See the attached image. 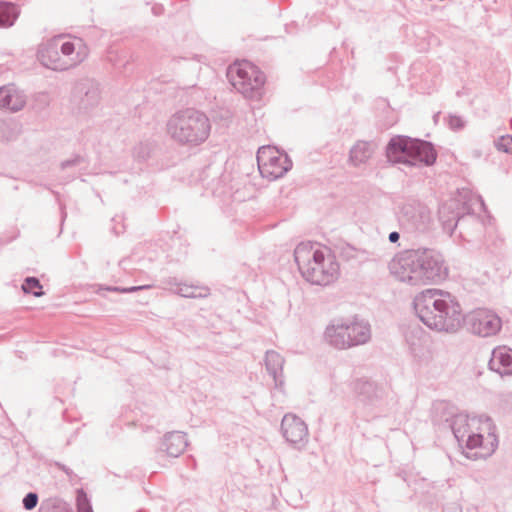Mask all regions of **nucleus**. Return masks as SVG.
<instances>
[{
    "instance_id": "nucleus-8",
    "label": "nucleus",
    "mask_w": 512,
    "mask_h": 512,
    "mask_svg": "<svg viewBox=\"0 0 512 512\" xmlns=\"http://www.w3.org/2000/svg\"><path fill=\"white\" fill-rule=\"evenodd\" d=\"M325 340L337 349H347L363 345L371 339V326L368 321L354 317L331 322L324 332Z\"/></svg>"
},
{
    "instance_id": "nucleus-11",
    "label": "nucleus",
    "mask_w": 512,
    "mask_h": 512,
    "mask_svg": "<svg viewBox=\"0 0 512 512\" xmlns=\"http://www.w3.org/2000/svg\"><path fill=\"white\" fill-rule=\"evenodd\" d=\"M339 265L331 256L324 253L316 254L311 264L301 272V275L311 284L325 286L332 283L338 276Z\"/></svg>"
},
{
    "instance_id": "nucleus-24",
    "label": "nucleus",
    "mask_w": 512,
    "mask_h": 512,
    "mask_svg": "<svg viewBox=\"0 0 512 512\" xmlns=\"http://www.w3.org/2000/svg\"><path fill=\"white\" fill-rule=\"evenodd\" d=\"M339 257L344 261H356L364 263L371 259V253L365 249L352 246L349 243H343L337 247Z\"/></svg>"
},
{
    "instance_id": "nucleus-14",
    "label": "nucleus",
    "mask_w": 512,
    "mask_h": 512,
    "mask_svg": "<svg viewBox=\"0 0 512 512\" xmlns=\"http://www.w3.org/2000/svg\"><path fill=\"white\" fill-rule=\"evenodd\" d=\"M471 332L481 337L496 335L501 327V319L494 312L486 309H478L471 312L466 319Z\"/></svg>"
},
{
    "instance_id": "nucleus-17",
    "label": "nucleus",
    "mask_w": 512,
    "mask_h": 512,
    "mask_svg": "<svg viewBox=\"0 0 512 512\" xmlns=\"http://www.w3.org/2000/svg\"><path fill=\"white\" fill-rule=\"evenodd\" d=\"M26 102V94L15 84H8L0 88V108L18 112L24 108Z\"/></svg>"
},
{
    "instance_id": "nucleus-23",
    "label": "nucleus",
    "mask_w": 512,
    "mask_h": 512,
    "mask_svg": "<svg viewBox=\"0 0 512 512\" xmlns=\"http://www.w3.org/2000/svg\"><path fill=\"white\" fill-rule=\"evenodd\" d=\"M319 249L314 250L310 242H302L298 244L294 250V259L300 273L305 270L311 262L316 258V254H321Z\"/></svg>"
},
{
    "instance_id": "nucleus-28",
    "label": "nucleus",
    "mask_w": 512,
    "mask_h": 512,
    "mask_svg": "<svg viewBox=\"0 0 512 512\" xmlns=\"http://www.w3.org/2000/svg\"><path fill=\"white\" fill-rule=\"evenodd\" d=\"M22 290L25 294H32L35 297L44 295L42 285L36 277H26L22 284Z\"/></svg>"
},
{
    "instance_id": "nucleus-21",
    "label": "nucleus",
    "mask_w": 512,
    "mask_h": 512,
    "mask_svg": "<svg viewBox=\"0 0 512 512\" xmlns=\"http://www.w3.org/2000/svg\"><path fill=\"white\" fill-rule=\"evenodd\" d=\"M284 358L276 351L269 350L265 355V366L268 373L272 376L276 388H282Z\"/></svg>"
},
{
    "instance_id": "nucleus-4",
    "label": "nucleus",
    "mask_w": 512,
    "mask_h": 512,
    "mask_svg": "<svg viewBox=\"0 0 512 512\" xmlns=\"http://www.w3.org/2000/svg\"><path fill=\"white\" fill-rule=\"evenodd\" d=\"M475 205L479 206L481 210L485 209L481 196L473 195L468 190L459 191L456 197L443 203L439 207L438 213L444 231L452 235L459 227L460 236L464 238L468 225L473 224L481 227L479 217L475 216Z\"/></svg>"
},
{
    "instance_id": "nucleus-15",
    "label": "nucleus",
    "mask_w": 512,
    "mask_h": 512,
    "mask_svg": "<svg viewBox=\"0 0 512 512\" xmlns=\"http://www.w3.org/2000/svg\"><path fill=\"white\" fill-rule=\"evenodd\" d=\"M446 421L449 422V427L460 445L465 443L466 447L469 449L481 446L483 436L471 432L469 416L467 414L457 413L453 415L450 420L447 419Z\"/></svg>"
},
{
    "instance_id": "nucleus-26",
    "label": "nucleus",
    "mask_w": 512,
    "mask_h": 512,
    "mask_svg": "<svg viewBox=\"0 0 512 512\" xmlns=\"http://www.w3.org/2000/svg\"><path fill=\"white\" fill-rule=\"evenodd\" d=\"M21 133V124L12 118L0 119V140L11 141Z\"/></svg>"
},
{
    "instance_id": "nucleus-1",
    "label": "nucleus",
    "mask_w": 512,
    "mask_h": 512,
    "mask_svg": "<svg viewBox=\"0 0 512 512\" xmlns=\"http://www.w3.org/2000/svg\"><path fill=\"white\" fill-rule=\"evenodd\" d=\"M389 271L399 281L414 286L440 281L448 275L442 254L425 247L398 252L389 262Z\"/></svg>"
},
{
    "instance_id": "nucleus-36",
    "label": "nucleus",
    "mask_w": 512,
    "mask_h": 512,
    "mask_svg": "<svg viewBox=\"0 0 512 512\" xmlns=\"http://www.w3.org/2000/svg\"><path fill=\"white\" fill-rule=\"evenodd\" d=\"M135 155L138 158L145 159L148 156V153L144 151V147L140 145L139 147L135 148Z\"/></svg>"
},
{
    "instance_id": "nucleus-13",
    "label": "nucleus",
    "mask_w": 512,
    "mask_h": 512,
    "mask_svg": "<svg viewBox=\"0 0 512 512\" xmlns=\"http://www.w3.org/2000/svg\"><path fill=\"white\" fill-rule=\"evenodd\" d=\"M257 162L261 175L270 180L282 177L292 167L287 155H276L270 147L259 148Z\"/></svg>"
},
{
    "instance_id": "nucleus-39",
    "label": "nucleus",
    "mask_w": 512,
    "mask_h": 512,
    "mask_svg": "<svg viewBox=\"0 0 512 512\" xmlns=\"http://www.w3.org/2000/svg\"><path fill=\"white\" fill-rule=\"evenodd\" d=\"M154 14H157L159 12V9L153 8Z\"/></svg>"
},
{
    "instance_id": "nucleus-34",
    "label": "nucleus",
    "mask_w": 512,
    "mask_h": 512,
    "mask_svg": "<svg viewBox=\"0 0 512 512\" xmlns=\"http://www.w3.org/2000/svg\"><path fill=\"white\" fill-rule=\"evenodd\" d=\"M83 162V158L80 155H75L73 158L65 160L61 163V169L66 170L71 167H75Z\"/></svg>"
},
{
    "instance_id": "nucleus-6",
    "label": "nucleus",
    "mask_w": 512,
    "mask_h": 512,
    "mask_svg": "<svg viewBox=\"0 0 512 512\" xmlns=\"http://www.w3.org/2000/svg\"><path fill=\"white\" fill-rule=\"evenodd\" d=\"M386 157L393 164L406 166H431L436 162L437 152L431 142L404 135L392 137L386 146Z\"/></svg>"
},
{
    "instance_id": "nucleus-9",
    "label": "nucleus",
    "mask_w": 512,
    "mask_h": 512,
    "mask_svg": "<svg viewBox=\"0 0 512 512\" xmlns=\"http://www.w3.org/2000/svg\"><path fill=\"white\" fill-rule=\"evenodd\" d=\"M232 86L246 98L259 99L265 83V75L257 66L248 62H236L227 69Z\"/></svg>"
},
{
    "instance_id": "nucleus-29",
    "label": "nucleus",
    "mask_w": 512,
    "mask_h": 512,
    "mask_svg": "<svg viewBox=\"0 0 512 512\" xmlns=\"http://www.w3.org/2000/svg\"><path fill=\"white\" fill-rule=\"evenodd\" d=\"M76 502L78 512H93L90 500L83 489L77 491Z\"/></svg>"
},
{
    "instance_id": "nucleus-33",
    "label": "nucleus",
    "mask_w": 512,
    "mask_h": 512,
    "mask_svg": "<svg viewBox=\"0 0 512 512\" xmlns=\"http://www.w3.org/2000/svg\"><path fill=\"white\" fill-rule=\"evenodd\" d=\"M148 288H150L149 285L131 286V287H126V288L113 286V287H107L106 290L120 292V293H132V292H136V291H139L142 289H148Z\"/></svg>"
},
{
    "instance_id": "nucleus-31",
    "label": "nucleus",
    "mask_w": 512,
    "mask_h": 512,
    "mask_svg": "<svg viewBox=\"0 0 512 512\" xmlns=\"http://www.w3.org/2000/svg\"><path fill=\"white\" fill-rule=\"evenodd\" d=\"M39 501L38 494L36 492L27 493L22 499V504L25 510H33Z\"/></svg>"
},
{
    "instance_id": "nucleus-35",
    "label": "nucleus",
    "mask_w": 512,
    "mask_h": 512,
    "mask_svg": "<svg viewBox=\"0 0 512 512\" xmlns=\"http://www.w3.org/2000/svg\"><path fill=\"white\" fill-rule=\"evenodd\" d=\"M52 464L55 465L60 470H62L70 479L74 476L73 471L66 465H64L58 461H54Z\"/></svg>"
},
{
    "instance_id": "nucleus-32",
    "label": "nucleus",
    "mask_w": 512,
    "mask_h": 512,
    "mask_svg": "<svg viewBox=\"0 0 512 512\" xmlns=\"http://www.w3.org/2000/svg\"><path fill=\"white\" fill-rule=\"evenodd\" d=\"M465 124V120L460 116L450 115L448 118V125L453 131L462 130L465 127Z\"/></svg>"
},
{
    "instance_id": "nucleus-3",
    "label": "nucleus",
    "mask_w": 512,
    "mask_h": 512,
    "mask_svg": "<svg viewBox=\"0 0 512 512\" xmlns=\"http://www.w3.org/2000/svg\"><path fill=\"white\" fill-rule=\"evenodd\" d=\"M168 136L177 144L195 147L204 143L211 131L210 120L195 108H185L170 116L166 124Z\"/></svg>"
},
{
    "instance_id": "nucleus-18",
    "label": "nucleus",
    "mask_w": 512,
    "mask_h": 512,
    "mask_svg": "<svg viewBox=\"0 0 512 512\" xmlns=\"http://www.w3.org/2000/svg\"><path fill=\"white\" fill-rule=\"evenodd\" d=\"M488 366L501 376L512 375V349L506 346L494 348Z\"/></svg>"
},
{
    "instance_id": "nucleus-7",
    "label": "nucleus",
    "mask_w": 512,
    "mask_h": 512,
    "mask_svg": "<svg viewBox=\"0 0 512 512\" xmlns=\"http://www.w3.org/2000/svg\"><path fill=\"white\" fill-rule=\"evenodd\" d=\"M352 391L357 405L373 417L386 414L396 403L393 391L385 383L359 378L352 382Z\"/></svg>"
},
{
    "instance_id": "nucleus-12",
    "label": "nucleus",
    "mask_w": 512,
    "mask_h": 512,
    "mask_svg": "<svg viewBox=\"0 0 512 512\" xmlns=\"http://www.w3.org/2000/svg\"><path fill=\"white\" fill-rule=\"evenodd\" d=\"M397 215L400 224L410 231H424L430 222L428 209L414 199L399 204Z\"/></svg>"
},
{
    "instance_id": "nucleus-38",
    "label": "nucleus",
    "mask_w": 512,
    "mask_h": 512,
    "mask_svg": "<svg viewBox=\"0 0 512 512\" xmlns=\"http://www.w3.org/2000/svg\"><path fill=\"white\" fill-rule=\"evenodd\" d=\"M154 14H157L159 12V9L153 8Z\"/></svg>"
},
{
    "instance_id": "nucleus-27",
    "label": "nucleus",
    "mask_w": 512,
    "mask_h": 512,
    "mask_svg": "<svg viewBox=\"0 0 512 512\" xmlns=\"http://www.w3.org/2000/svg\"><path fill=\"white\" fill-rule=\"evenodd\" d=\"M38 512H72L59 498H48L41 502Z\"/></svg>"
},
{
    "instance_id": "nucleus-37",
    "label": "nucleus",
    "mask_w": 512,
    "mask_h": 512,
    "mask_svg": "<svg viewBox=\"0 0 512 512\" xmlns=\"http://www.w3.org/2000/svg\"><path fill=\"white\" fill-rule=\"evenodd\" d=\"M399 239H400V234L397 231H392L388 235L389 242H391L393 244L397 243L399 241Z\"/></svg>"
},
{
    "instance_id": "nucleus-20",
    "label": "nucleus",
    "mask_w": 512,
    "mask_h": 512,
    "mask_svg": "<svg viewBox=\"0 0 512 512\" xmlns=\"http://www.w3.org/2000/svg\"><path fill=\"white\" fill-rule=\"evenodd\" d=\"M188 446L186 435L179 431L168 432L164 435L160 449L168 456H180Z\"/></svg>"
},
{
    "instance_id": "nucleus-19",
    "label": "nucleus",
    "mask_w": 512,
    "mask_h": 512,
    "mask_svg": "<svg viewBox=\"0 0 512 512\" xmlns=\"http://www.w3.org/2000/svg\"><path fill=\"white\" fill-rule=\"evenodd\" d=\"M163 284L169 286L171 291L184 298H205L210 294L208 287L181 284L174 277L164 279Z\"/></svg>"
},
{
    "instance_id": "nucleus-5",
    "label": "nucleus",
    "mask_w": 512,
    "mask_h": 512,
    "mask_svg": "<svg viewBox=\"0 0 512 512\" xmlns=\"http://www.w3.org/2000/svg\"><path fill=\"white\" fill-rule=\"evenodd\" d=\"M88 55L81 39L64 41L63 35L48 40L38 50V59L43 66L54 71H65L82 63Z\"/></svg>"
},
{
    "instance_id": "nucleus-10",
    "label": "nucleus",
    "mask_w": 512,
    "mask_h": 512,
    "mask_svg": "<svg viewBox=\"0 0 512 512\" xmlns=\"http://www.w3.org/2000/svg\"><path fill=\"white\" fill-rule=\"evenodd\" d=\"M100 99L99 83L94 79L84 78L75 83L70 102L75 112L86 114L99 104Z\"/></svg>"
},
{
    "instance_id": "nucleus-30",
    "label": "nucleus",
    "mask_w": 512,
    "mask_h": 512,
    "mask_svg": "<svg viewBox=\"0 0 512 512\" xmlns=\"http://www.w3.org/2000/svg\"><path fill=\"white\" fill-rule=\"evenodd\" d=\"M495 146L497 150L505 152V153H512V136L511 135H505L501 136L495 141Z\"/></svg>"
},
{
    "instance_id": "nucleus-22",
    "label": "nucleus",
    "mask_w": 512,
    "mask_h": 512,
    "mask_svg": "<svg viewBox=\"0 0 512 512\" xmlns=\"http://www.w3.org/2000/svg\"><path fill=\"white\" fill-rule=\"evenodd\" d=\"M376 144L369 141H357L349 152V161L353 166H360L368 162L375 152Z\"/></svg>"
},
{
    "instance_id": "nucleus-25",
    "label": "nucleus",
    "mask_w": 512,
    "mask_h": 512,
    "mask_svg": "<svg viewBox=\"0 0 512 512\" xmlns=\"http://www.w3.org/2000/svg\"><path fill=\"white\" fill-rule=\"evenodd\" d=\"M18 16L19 10L15 4L0 2V28L13 26Z\"/></svg>"
},
{
    "instance_id": "nucleus-16",
    "label": "nucleus",
    "mask_w": 512,
    "mask_h": 512,
    "mask_svg": "<svg viewBox=\"0 0 512 512\" xmlns=\"http://www.w3.org/2000/svg\"><path fill=\"white\" fill-rule=\"evenodd\" d=\"M281 431L284 438L292 444L301 443L306 440L308 436L306 423L294 414H286L283 417Z\"/></svg>"
},
{
    "instance_id": "nucleus-2",
    "label": "nucleus",
    "mask_w": 512,
    "mask_h": 512,
    "mask_svg": "<svg viewBox=\"0 0 512 512\" xmlns=\"http://www.w3.org/2000/svg\"><path fill=\"white\" fill-rule=\"evenodd\" d=\"M413 305L422 323L438 332L454 333L464 321L458 300L444 290H424L416 295Z\"/></svg>"
}]
</instances>
